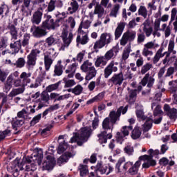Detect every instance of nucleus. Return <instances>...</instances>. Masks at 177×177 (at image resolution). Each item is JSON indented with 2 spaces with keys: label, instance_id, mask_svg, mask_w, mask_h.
I'll return each instance as SVG.
<instances>
[{
  "label": "nucleus",
  "instance_id": "nucleus-1",
  "mask_svg": "<svg viewBox=\"0 0 177 177\" xmlns=\"http://www.w3.org/2000/svg\"><path fill=\"white\" fill-rule=\"evenodd\" d=\"M128 105H126L125 107L122 106L117 110V111H111L109 113V117L106 118L103 120L102 128L104 131L97 135L99 143L101 145H103V143H107V139H111V138H113V134H111V133H107L106 131H109V129H113V127H114L115 124L117 123V121H120L121 114L122 113L124 115L127 113V111H128Z\"/></svg>",
  "mask_w": 177,
  "mask_h": 177
},
{
  "label": "nucleus",
  "instance_id": "nucleus-2",
  "mask_svg": "<svg viewBox=\"0 0 177 177\" xmlns=\"http://www.w3.org/2000/svg\"><path fill=\"white\" fill-rule=\"evenodd\" d=\"M91 135H92V129L91 127H82L80 129L79 133H73L70 143H75L77 142V146H82L85 142H88V139L91 138Z\"/></svg>",
  "mask_w": 177,
  "mask_h": 177
},
{
  "label": "nucleus",
  "instance_id": "nucleus-3",
  "mask_svg": "<svg viewBox=\"0 0 177 177\" xmlns=\"http://www.w3.org/2000/svg\"><path fill=\"white\" fill-rule=\"evenodd\" d=\"M91 21L89 20L82 21L77 30V36L76 38L77 45H86L89 42V37L88 34L84 31L88 30L91 27Z\"/></svg>",
  "mask_w": 177,
  "mask_h": 177
},
{
  "label": "nucleus",
  "instance_id": "nucleus-4",
  "mask_svg": "<svg viewBox=\"0 0 177 177\" xmlns=\"http://www.w3.org/2000/svg\"><path fill=\"white\" fill-rule=\"evenodd\" d=\"M19 78L23 83L22 87L13 88L8 94L9 97H15V96H17V95H21V93H24V91H26V86H27L28 84L31 82V73L22 72L19 76Z\"/></svg>",
  "mask_w": 177,
  "mask_h": 177
},
{
  "label": "nucleus",
  "instance_id": "nucleus-5",
  "mask_svg": "<svg viewBox=\"0 0 177 177\" xmlns=\"http://www.w3.org/2000/svg\"><path fill=\"white\" fill-rule=\"evenodd\" d=\"M80 70L83 73H86L85 77L86 81H91V80H93V78L96 77V74H97V71H96V68H95L92 62L88 59L83 62L80 66Z\"/></svg>",
  "mask_w": 177,
  "mask_h": 177
},
{
  "label": "nucleus",
  "instance_id": "nucleus-6",
  "mask_svg": "<svg viewBox=\"0 0 177 177\" xmlns=\"http://www.w3.org/2000/svg\"><path fill=\"white\" fill-rule=\"evenodd\" d=\"M61 37L62 38V44L59 50H66V48L70 46L74 39V34L71 32L68 33V26L65 25L64 26Z\"/></svg>",
  "mask_w": 177,
  "mask_h": 177
},
{
  "label": "nucleus",
  "instance_id": "nucleus-7",
  "mask_svg": "<svg viewBox=\"0 0 177 177\" xmlns=\"http://www.w3.org/2000/svg\"><path fill=\"white\" fill-rule=\"evenodd\" d=\"M149 155H144L140 157L141 160H145L146 161L142 164V168H150V167H154L156 164V161L153 159L152 156H158L160 151L158 149L153 150L150 149L148 151Z\"/></svg>",
  "mask_w": 177,
  "mask_h": 177
},
{
  "label": "nucleus",
  "instance_id": "nucleus-8",
  "mask_svg": "<svg viewBox=\"0 0 177 177\" xmlns=\"http://www.w3.org/2000/svg\"><path fill=\"white\" fill-rule=\"evenodd\" d=\"M155 81L156 80L154 77L150 75V73L145 74L140 84L142 86H146L147 85V88H148L142 91V96H149L150 95V93L151 92V88H153V85H154Z\"/></svg>",
  "mask_w": 177,
  "mask_h": 177
},
{
  "label": "nucleus",
  "instance_id": "nucleus-9",
  "mask_svg": "<svg viewBox=\"0 0 177 177\" xmlns=\"http://www.w3.org/2000/svg\"><path fill=\"white\" fill-rule=\"evenodd\" d=\"M112 41L113 37H111V34L107 32L102 33L100 37V39L95 42L93 49L95 50V52H99L98 49L104 48L105 45L111 44Z\"/></svg>",
  "mask_w": 177,
  "mask_h": 177
},
{
  "label": "nucleus",
  "instance_id": "nucleus-10",
  "mask_svg": "<svg viewBox=\"0 0 177 177\" xmlns=\"http://www.w3.org/2000/svg\"><path fill=\"white\" fill-rule=\"evenodd\" d=\"M63 19L59 18L55 21L53 18H52V15H46V20L42 22L41 26L46 30H56L57 27L60 26V21Z\"/></svg>",
  "mask_w": 177,
  "mask_h": 177
},
{
  "label": "nucleus",
  "instance_id": "nucleus-11",
  "mask_svg": "<svg viewBox=\"0 0 177 177\" xmlns=\"http://www.w3.org/2000/svg\"><path fill=\"white\" fill-rule=\"evenodd\" d=\"M55 48H50L44 53V66L46 71H49L53 62H55Z\"/></svg>",
  "mask_w": 177,
  "mask_h": 177
},
{
  "label": "nucleus",
  "instance_id": "nucleus-12",
  "mask_svg": "<svg viewBox=\"0 0 177 177\" xmlns=\"http://www.w3.org/2000/svg\"><path fill=\"white\" fill-rule=\"evenodd\" d=\"M136 39V31L132 30H127L123 33L120 39V44L121 46H125L128 42H133Z\"/></svg>",
  "mask_w": 177,
  "mask_h": 177
},
{
  "label": "nucleus",
  "instance_id": "nucleus-13",
  "mask_svg": "<svg viewBox=\"0 0 177 177\" xmlns=\"http://www.w3.org/2000/svg\"><path fill=\"white\" fill-rule=\"evenodd\" d=\"M132 125L124 126L121 129L120 131L117 132L115 138L118 143L122 145V142L125 140V137L129 135V131H132Z\"/></svg>",
  "mask_w": 177,
  "mask_h": 177
},
{
  "label": "nucleus",
  "instance_id": "nucleus-14",
  "mask_svg": "<svg viewBox=\"0 0 177 177\" xmlns=\"http://www.w3.org/2000/svg\"><path fill=\"white\" fill-rule=\"evenodd\" d=\"M118 71V62L112 60L104 69V77L107 79L113 74V73H117Z\"/></svg>",
  "mask_w": 177,
  "mask_h": 177
},
{
  "label": "nucleus",
  "instance_id": "nucleus-15",
  "mask_svg": "<svg viewBox=\"0 0 177 177\" xmlns=\"http://www.w3.org/2000/svg\"><path fill=\"white\" fill-rule=\"evenodd\" d=\"M42 158H44V153H42V151H39L37 153H34L32 154V156H27L25 158L26 162H28V164H31V162H34V164H37L38 165H40L42 162Z\"/></svg>",
  "mask_w": 177,
  "mask_h": 177
},
{
  "label": "nucleus",
  "instance_id": "nucleus-16",
  "mask_svg": "<svg viewBox=\"0 0 177 177\" xmlns=\"http://www.w3.org/2000/svg\"><path fill=\"white\" fill-rule=\"evenodd\" d=\"M158 45L156 44L154 41H148L147 44H144L143 49L142 50V55L144 57H149V56H153L154 53H153V49H156Z\"/></svg>",
  "mask_w": 177,
  "mask_h": 177
},
{
  "label": "nucleus",
  "instance_id": "nucleus-17",
  "mask_svg": "<svg viewBox=\"0 0 177 177\" xmlns=\"http://www.w3.org/2000/svg\"><path fill=\"white\" fill-rule=\"evenodd\" d=\"M30 32H32L35 38H42V37H45L48 34V32L44 27H42V25L41 26H32Z\"/></svg>",
  "mask_w": 177,
  "mask_h": 177
},
{
  "label": "nucleus",
  "instance_id": "nucleus-18",
  "mask_svg": "<svg viewBox=\"0 0 177 177\" xmlns=\"http://www.w3.org/2000/svg\"><path fill=\"white\" fill-rule=\"evenodd\" d=\"M39 53H41V50L38 49H32L30 51V53L27 56V66L29 67H34V66L37 64V57H38Z\"/></svg>",
  "mask_w": 177,
  "mask_h": 177
},
{
  "label": "nucleus",
  "instance_id": "nucleus-19",
  "mask_svg": "<svg viewBox=\"0 0 177 177\" xmlns=\"http://www.w3.org/2000/svg\"><path fill=\"white\" fill-rule=\"evenodd\" d=\"M108 82L115 86H121L124 82V74L122 72L113 74V75L108 80Z\"/></svg>",
  "mask_w": 177,
  "mask_h": 177
},
{
  "label": "nucleus",
  "instance_id": "nucleus-20",
  "mask_svg": "<svg viewBox=\"0 0 177 177\" xmlns=\"http://www.w3.org/2000/svg\"><path fill=\"white\" fill-rule=\"evenodd\" d=\"M49 100H50V97L49 93H48V91H43L40 95V98L36 101L37 103H39L37 106L38 110H41L42 107H45V106H46L45 103L49 104Z\"/></svg>",
  "mask_w": 177,
  "mask_h": 177
},
{
  "label": "nucleus",
  "instance_id": "nucleus-21",
  "mask_svg": "<svg viewBox=\"0 0 177 177\" xmlns=\"http://www.w3.org/2000/svg\"><path fill=\"white\" fill-rule=\"evenodd\" d=\"M55 164H56L55 158L50 155H48L42 165L43 171H52L55 167Z\"/></svg>",
  "mask_w": 177,
  "mask_h": 177
},
{
  "label": "nucleus",
  "instance_id": "nucleus-22",
  "mask_svg": "<svg viewBox=\"0 0 177 177\" xmlns=\"http://www.w3.org/2000/svg\"><path fill=\"white\" fill-rule=\"evenodd\" d=\"M63 7V1L62 0H50L48 3L46 11L48 13L52 12H55L56 10V8H62Z\"/></svg>",
  "mask_w": 177,
  "mask_h": 177
},
{
  "label": "nucleus",
  "instance_id": "nucleus-23",
  "mask_svg": "<svg viewBox=\"0 0 177 177\" xmlns=\"http://www.w3.org/2000/svg\"><path fill=\"white\" fill-rule=\"evenodd\" d=\"M164 111H165L166 115L170 120L175 121L177 118V109L175 108H171L169 104H165L163 107Z\"/></svg>",
  "mask_w": 177,
  "mask_h": 177
},
{
  "label": "nucleus",
  "instance_id": "nucleus-24",
  "mask_svg": "<svg viewBox=\"0 0 177 177\" xmlns=\"http://www.w3.org/2000/svg\"><path fill=\"white\" fill-rule=\"evenodd\" d=\"M128 95H126L125 100L129 104H133L138 97V90L128 88Z\"/></svg>",
  "mask_w": 177,
  "mask_h": 177
},
{
  "label": "nucleus",
  "instance_id": "nucleus-25",
  "mask_svg": "<svg viewBox=\"0 0 177 177\" xmlns=\"http://www.w3.org/2000/svg\"><path fill=\"white\" fill-rule=\"evenodd\" d=\"M8 171L12 174L14 177H17L20 175V171H23V167L19 163H11L8 167Z\"/></svg>",
  "mask_w": 177,
  "mask_h": 177
},
{
  "label": "nucleus",
  "instance_id": "nucleus-26",
  "mask_svg": "<svg viewBox=\"0 0 177 177\" xmlns=\"http://www.w3.org/2000/svg\"><path fill=\"white\" fill-rule=\"evenodd\" d=\"M142 32L146 35L147 38H149L151 34H153V26L150 23V20L146 19L142 24Z\"/></svg>",
  "mask_w": 177,
  "mask_h": 177
},
{
  "label": "nucleus",
  "instance_id": "nucleus-27",
  "mask_svg": "<svg viewBox=\"0 0 177 177\" xmlns=\"http://www.w3.org/2000/svg\"><path fill=\"white\" fill-rule=\"evenodd\" d=\"M57 142L59 143L57 153L62 154L67 149V143L66 142V140H64V136H59Z\"/></svg>",
  "mask_w": 177,
  "mask_h": 177
},
{
  "label": "nucleus",
  "instance_id": "nucleus-28",
  "mask_svg": "<svg viewBox=\"0 0 177 177\" xmlns=\"http://www.w3.org/2000/svg\"><path fill=\"white\" fill-rule=\"evenodd\" d=\"M75 156V151H66L64 155H62L57 160V164H63L67 162L69 158H73Z\"/></svg>",
  "mask_w": 177,
  "mask_h": 177
},
{
  "label": "nucleus",
  "instance_id": "nucleus-29",
  "mask_svg": "<svg viewBox=\"0 0 177 177\" xmlns=\"http://www.w3.org/2000/svg\"><path fill=\"white\" fill-rule=\"evenodd\" d=\"M77 67H78L77 63H73L69 65L67 69L65 71V74H67L68 78H73L77 71Z\"/></svg>",
  "mask_w": 177,
  "mask_h": 177
},
{
  "label": "nucleus",
  "instance_id": "nucleus-30",
  "mask_svg": "<svg viewBox=\"0 0 177 177\" xmlns=\"http://www.w3.org/2000/svg\"><path fill=\"white\" fill-rule=\"evenodd\" d=\"M10 48L12 49L11 55H17L21 49V40H17L10 44Z\"/></svg>",
  "mask_w": 177,
  "mask_h": 177
},
{
  "label": "nucleus",
  "instance_id": "nucleus-31",
  "mask_svg": "<svg viewBox=\"0 0 177 177\" xmlns=\"http://www.w3.org/2000/svg\"><path fill=\"white\" fill-rule=\"evenodd\" d=\"M118 53V48H117V47H113L109 50H108L105 53L104 57L109 62V60H111V59H115Z\"/></svg>",
  "mask_w": 177,
  "mask_h": 177
},
{
  "label": "nucleus",
  "instance_id": "nucleus-32",
  "mask_svg": "<svg viewBox=\"0 0 177 177\" xmlns=\"http://www.w3.org/2000/svg\"><path fill=\"white\" fill-rule=\"evenodd\" d=\"M94 15H97L98 19H102L106 15L104 7L101 6L100 3H97L94 8Z\"/></svg>",
  "mask_w": 177,
  "mask_h": 177
},
{
  "label": "nucleus",
  "instance_id": "nucleus-33",
  "mask_svg": "<svg viewBox=\"0 0 177 177\" xmlns=\"http://www.w3.org/2000/svg\"><path fill=\"white\" fill-rule=\"evenodd\" d=\"M78 9H80V5L77 0H71L69 7L68 8L69 15H74V13H77Z\"/></svg>",
  "mask_w": 177,
  "mask_h": 177
},
{
  "label": "nucleus",
  "instance_id": "nucleus-34",
  "mask_svg": "<svg viewBox=\"0 0 177 177\" xmlns=\"http://www.w3.org/2000/svg\"><path fill=\"white\" fill-rule=\"evenodd\" d=\"M8 28L10 31V34L11 35V41H16L17 37H19V32L17 31V28L14 24H9L8 26Z\"/></svg>",
  "mask_w": 177,
  "mask_h": 177
},
{
  "label": "nucleus",
  "instance_id": "nucleus-35",
  "mask_svg": "<svg viewBox=\"0 0 177 177\" xmlns=\"http://www.w3.org/2000/svg\"><path fill=\"white\" fill-rule=\"evenodd\" d=\"M126 24H125V22H120L118 24V26L115 30V39H118V38L122 35Z\"/></svg>",
  "mask_w": 177,
  "mask_h": 177
},
{
  "label": "nucleus",
  "instance_id": "nucleus-36",
  "mask_svg": "<svg viewBox=\"0 0 177 177\" xmlns=\"http://www.w3.org/2000/svg\"><path fill=\"white\" fill-rule=\"evenodd\" d=\"M13 84V75H10L6 82L4 83V86L3 87V91L5 93H8L11 89Z\"/></svg>",
  "mask_w": 177,
  "mask_h": 177
},
{
  "label": "nucleus",
  "instance_id": "nucleus-37",
  "mask_svg": "<svg viewBox=\"0 0 177 177\" xmlns=\"http://www.w3.org/2000/svg\"><path fill=\"white\" fill-rule=\"evenodd\" d=\"M108 167L106 165H103V162H97L95 166V172L97 175H103L107 172Z\"/></svg>",
  "mask_w": 177,
  "mask_h": 177
},
{
  "label": "nucleus",
  "instance_id": "nucleus-38",
  "mask_svg": "<svg viewBox=\"0 0 177 177\" xmlns=\"http://www.w3.org/2000/svg\"><path fill=\"white\" fill-rule=\"evenodd\" d=\"M42 11H36L32 15V17L31 19V22L32 24H37L38 26L39 23H41V20H42Z\"/></svg>",
  "mask_w": 177,
  "mask_h": 177
},
{
  "label": "nucleus",
  "instance_id": "nucleus-39",
  "mask_svg": "<svg viewBox=\"0 0 177 177\" xmlns=\"http://www.w3.org/2000/svg\"><path fill=\"white\" fill-rule=\"evenodd\" d=\"M163 50H164V47H160L157 50L156 53L155 54L154 57L152 59L153 64H157V63L160 62V59L165 56V54H162Z\"/></svg>",
  "mask_w": 177,
  "mask_h": 177
},
{
  "label": "nucleus",
  "instance_id": "nucleus-40",
  "mask_svg": "<svg viewBox=\"0 0 177 177\" xmlns=\"http://www.w3.org/2000/svg\"><path fill=\"white\" fill-rule=\"evenodd\" d=\"M70 78L71 77H68V76H65L62 79V81L64 84V88H73V86L77 84L75 80H70Z\"/></svg>",
  "mask_w": 177,
  "mask_h": 177
},
{
  "label": "nucleus",
  "instance_id": "nucleus-41",
  "mask_svg": "<svg viewBox=\"0 0 177 177\" xmlns=\"http://www.w3.org/2000/svg\"><path fill=\"white\" fill-rule=\"evenodd\" d=\"M170 26H171V22H169V26H167V24H163L161 26L160 31L165 32V38H168V37L171 35L172 28Z\"/></svg>",
  "mask_w": 177,
  "mask_h": 177
},
{
  "label": "nucleus",
  "instance_id": "nucleus-42",
  "mask_svg": "<svg viewBox=\"0 0 177 177\" xmlns=\"http://www.w3.org/2000/svg\"><path fill=\"white\" fill-rule=\"evenodd\" d=\"M151 127H153V119L147 118L145 123L142 125L144 132H149L151 129Z\"/></svg>",
  "mask_w": 177,
  "mask_h": 177
},
{
  "label": "nucleus",
  "instance_id": "nucleus-43",
  "mask_svg": "<svg viewBox=\"0 0 177 177\" xmlns=\"http://www.w3.org/2000/svg\"><path fill=\"white\" fill-rule=\"evenodd\" d=\"M78 171H80L81 177L86 176V175L89 174V169L85 165L80 164L78 167Z\"/></svg>",
  "mask_w": 177,
  "mask_h": 177
},
{
  "label": "nucleus",
  "instance_id": "nucleus-44",
  "mask_svg": "<svg viewBox=\"0 0 177 177\" xmlns=\"http://www.w3.org/2000/svg\"><path fill=\"white\" fill-rule=\"evenodd\" d=\"M24 124V119H17V118H15L12 122V128L15 131H17V128H20V127H22Z\"/></svg>",
  "mask_w": 177,
  "mask_h": 177
},
{
  "label": "nucleus",
  "instance_id": "nucleus-45",
  "mask_svg": "<svg viewBox=\"0 0 177 177\" xmlns=\"http://www.w3.org/2000/svg\"><path fill=\"white\" fill-rule=\"evenodd\" d=\"M107 62L108 61L104 56L97 57L95 62V67H100L101 64L102 66H106L107 64Z\"/></svg>",
  "mask_w": 177,
  "mask_h": 177
},
{
  "label": "nucleus",
  "instance_id": "nucleus-46",
  "mask_svg": "<svg viewBox=\"0 0 177 177\" xmlns=\"http://www.w3.org/2000/svg\"><path fill=\"white\" fill-rule=\"evenodd\" d=\"M56 38H55L53 35H50V37H47L45 40V44L46 45L47 48H50V46L56 45Z\"/></svg>",
  "mask_w": 177,
  "mask_h": 177
},
{
  "label": "nucleus",
  "instance_id": "nucleus-47",
  "mask_svg": "<svg viewBox=\"0 0 177 177\" xmlns=\"http://www.w3.org/2000/svg\"><path fill=\"white\" fill-rule=\"evenodd\" d=\"M121 8V6L120 4L116 3L113 6L112 9H111V12L109 13L110 17H117V15H118V12L120 10V8Z\"/></svg>",
  "mask_w": 177,
  "mask_h": 177
},
{
  "label": "nucleus",
  "instance_id": "nucleus-48",
  "mask_svg": "<svg viewBox=\"0 0 177 177\" xmlns=\"http://www.w3.org/2000/svg\"><path fill=\"white\" fill-rule=\"evenodd\" d=\"M148 14L149 11L147 10L146 6H140L138 9V16H142L144 19H147Z\"/></svg>",
  "mask_w": 177,
  "mask_h": 177
},
{
  "label": "nucleus",
  "instance_id": "nucleus-49",
  "mask_svg": "<svg viewBox=\"0 0 177 177\" xmlns=\"http://www.w3.org/2000/svg\"><path fill=\"white\" fill-rule=\"evenodd\" d=\"M21 167H23L22 171H26V172H30V171H34L37 169L35 163H28L26 165H24Z\"/></svg>",
  "mask_w": 177,
  "mask_h": 177
},
{
  "label": "nucleus",
  "instance_id": "nucleus-50",
  "mask_svg": "<svg viewBox=\"0 0 177 177\" xmlns=\"http://www.w3.org/2000/svg\"><path fill=\"white\" fill-rule=\"evenodd\" d=\"M130 53H131V46H127L124 48L122 55V62H127V59L129 57Z\"/></svg>",
  "mask_w": 177,
  "mask_h": 177
},
{
  "label": "nucleus",
  "instance_id": "nucleus-51",
  "mask_svg": "<svg viewBox=\"0 0 177 177\" xmlns=\"http://www.w3.org/2000/svg\"><path fill=\"white\" fill-rule=\"evenodd\" d=\"M141 135H142V131L139 127H135L131 132V138L132 139H134V140L139 139Z\"/></svg>",
  "mask_w": 177,
  "mask_h": 177
},
{
  "label": "nucleus",
  "instance_id": "nucleus-52",
  "mask_svg": "<svg viewBox=\"0 0 177 177\" xmlns=\"http://www.w3.org/2000/svg\"><path fill=\"white\" fill-rule=\"evenodd\" d=\"M63 74V65H55L54 67V77H60Z\"/></svg>",
  "mask_w": 177,
  "mask_h": 177
},
{
  "label": "nucleus",
  "instance_id": "nucleus-53",
  "mask_svg": "<svg viewBox=\"0 0 177 177\" xmlns=\"http://www.w3.org/2000/svg\"><path fill=\"white\" fill-rule=\"evenodd\" d=\"M82 92H84V87L80 84H77L73 88V93L75 96H80Z\"/></svg>",
  "mask_w": 177,
  "mask_h": 177
},
{
  "label": "nucleus",
  "instance_id": "nucleus-54",
  "mask_svg": "<svg viewBox=\"0 0 177 177\" xmlns=\"http://www.w3.org/2000/svg\"><path fill=\"white\" fill-rule=\"evenodd\" d=\"M139 31L140 32L137 34V44H140L146 41L147 36L145 35V32H142V30L140 29Z\"/></svg>",
  "mask_w": 177,
  "mask_h": 177
},
{
  "label": "nucleus",
  "instance_id": "nucleus-55",
  "mask_svg": "<svg viewBox=\"0 0 177 177\" xmlns=\"http://www.w3.org/2000/svg\"><path fill=\"white\" fill-rule=\"evenodd\" d=\"M177 71V62L174 63V67L173 66H170L167 70V73L165 75V78L168 77H171V75H172L175 71Z\"/></svg>",
  "mask_w": 177,
  "mask_h": 177
},
{
  "label": "nucleus",
  "instance_id": "nucleus-56",
  "mask_svg": "<svg viewBox=\"0 0 177 177\" xmlns=\"http://www.w3.org/2000/svg\"><path fill=\"white\" fill-rule=\"evenodd\" d=\"M0 99L1 100V104L0 105V107H8V95H6L3 93H0Z\"/></svg>",
  "mask_w": 177,
  "mask_h": 177
},
{
  "label": "nucleus",
  "instance_id": "nucleus-57",
  "mask_svg": "<svg viewBox=\"0 0 177 177\" xmlns=\"http://www.w3.org/2000/svg\"><path fill=\"white\" fill-rule=\"evenodd\" d=\"M124 151L126 154H127V156H133L135 149H133V146L128 145L124 147Z\"/></svg>",
  "mask_w": 177,
  "mask_h": 177
},
{
  "label": "nucleus",
  "instance_id": "nucleus-58",
  "mask_svg": "<svg viewBox=\"0 0 177 177\" xmlns=\"http://www.w3.org/2000/svg\"><path fill=\"white\" fill-rule=\"evenodd\" d=\"M153 68V64L150 63H146L145 65H143L141 68V74L145 75L147 71H150Z\"/></svg>",
  "mask_w": 177,
  "mask_h": 177
},
{
  "label": "nucleus",
  "instance_id": "nucleus-59",
  "mask_svg": "<svg viewBox=\"0 0 177 177\" xmlns=\"http://www.w3.org/2000/svg\"><path fill=\"white\" fill-rule=\"evenodd\" d=\"M59 86H60V82L48 85L46 87V91L47 92H53V91H57V89H59Z\"/></svg>",
  "mask_w": 177,
  "mask_h": 177
},
{
  "label": "nucleus",
  "instance_id": "nucleus-60",
  "mask_svg": "<svg viewBox=\"0 0 177 177\" xmlns=\"http://www.w3.org/2000/svg\"><path fill=\"white\" fill-rule=\"evenodd\" d=\"M30 33H25L24 35V39L21 42V46H24V48H26V46H28L30 44Z\"/></svg>",
  "mask_w": 177,
  "mask_h": 177
},
{
  "label": "nucleus",
  "instance_id": "nucleus-61",
  "mask_svg": "<svg viewBox=\"0 0 177 177\" xmlns=\"http://www.w3.org/2000/svg\"><path fill=\"white\" fill-rule=\"evenodd\" d=\"M13 65L16 66L17 68H23V67L26 66V59L23 57H20L13 64Z\"/></svg>",
  "mask_w": 177,
  "mask_h": 177
},
{
  "label": "nucleus",
  "instance_id": "nucleus-62",
  "mask_svg": "<svg viewBox=\"0 0 177 177\" xmlns=\"http://www.w3.org/2000/svg\"><path fill=\"white\" fill-rule=\"evenodd\" d=\"M8 13H9V7L8 5H3L0 7V17H3V14L5 16H8Z\"/></svg>",
  "mask_w": 177,
  "mask_h": 177
},
{
  "label": "nucleus",
  "instance_id": "nucleus-63",
  "mask_svg": "<svg viewBox=\"0 0 177 177\" xmlns=\"http://www.w3.org/2000/svg\"><path fill=\"white\" fill-rule=\"evenodd\" d=\"M136 115L137 118H139V120H142V121H145V120H147V117L145 115V112H143V110L142 109L136 110Z\"/></svg>",
  "mask_w": 177,
  "mask_h": 177
},
{
  "label": "nucleus",
  "instance_id": "nucleus-64",
  "mask_svg": "<svg viewBox=\"0 0 177 177\" xmlns=\"http://www.w3.org/2000/svg\"><path fill=\"white\" fill-rule=\"evenodd\" d=\"M41 118H42L41 113H39L38 115H35L30 121V127H34V125H35L36 124H38V122L41 121Z\"/></svg>",
  "mask_w": 177,
  "mask_h": 177
}]
</instances>
